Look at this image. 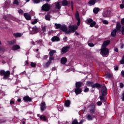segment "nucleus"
I'll list each match as a JSON object with an SVG mask.
<instances>
[{
    "instance_id": "46",
    "label": "nucleus",
    "mask_w": 124,
    "mask_h": 124,
    "mask_svg": "<svg viewBox=\"0 0 124 124\" xmlns=\"http://www.w3.org/2000/svg\"><path fill=\"white\" fill-rule=\"evenodd\" d=\"M37 22H38V21L37 20V19H35L33 21H32L31 22V23L32 24V25H35V24H36Z\"/></svg>"
},
{
    "instance_id": "35",
    "label": "nucleus",
    "mask_w": 124,
    "mask_h": 124,
    "mask_svg": "<svg viewBox=\"0 0 124 124\" xmlns=\"http://www.w3.org/2000/svg\"><path fill=\"white\" fill-rule=\"evenodd\" d=\"M56 51L55 50H51L49 53V55L50 57H53L54 56V54L56 53Z\"/></svg>"
},
{
    "instance_id": "60",
    "label": "nucleus",
    "mask_w": 124,
    "mask_h": 124,
    "mask_svg": "<svg viewBox=\"0 0 124 124\" xmlns=\"http://www.w3.org/2000/svg\"><path fill=\"white\" fill-rule=\"evenodd\" d=\"M121 25H122V26H124V18H122L121 19Z\"/></svg>"
},
{
    "instance_id": "5",
    "label": "nucleus",
    "mask_w": 124,
    "mask_h": 124,
    "mask_svg": "<svg viewBox=\"0 0 124 124\" xmlns=\"http://www.w3.org/2000/svg\"><path fill=\"white\" fill-rule=\"evenodd\" d=\"M50 4H48V3H46V4H44L42 6V10L43 11H45L46 12H47L50 10Z\"/></svg>"
},
{
    "instance_id": "28",
    "label": "nucleus",
    "mask_w": 124,
    "mask_h": 124,
    "mask_svg": "<svg viewBox=\"0 0 124 124\" xmlns=\"http://www.w3.org/2000/svg\"><path fill=\"white\" fill-rule=\"evenodd\" d=\"M70 103H71L70 100H67L65 101L64 103L65 106H66V107H69V106H70Z\"/></svg>"
},
{
    "instance_id": "55",
    "label": "nucleus",
    "mask_w": 124,
    "mask_h": 124,
    "mask_svg": "<svg viewBox=\"0 0 124 124\" xmlns=\"http://www.w3.org/2000/svg\"><path fill=\"white\" fill-rule=\"evenodd\" d=\"M89 91V88L88 87L85 88V89L83 90V92L84 93H88Z\"/></svg>"
},
{
    "instance_id": "44",
    "label": "nucleus",
    "mask_w": 124,
    "mask_h": 124,
    "mask_svg": "<svg viewBox=\"0 0 124 124\" xmlns=\"http://www.w3.org/2000/svg\"><path fill=\"white\" fill-rule=\"evenodd\" d=\"M93 22V19L92 18H89L87 20V23L88 24V25H90V24L92 22Z\"/></svg>"
},
{
    "instance_id": "2",
    "label": "nucleus",
    "mask_w": 124,
    "mask_h": 124,
    "mask_svg": "<svg viewBox=\"0 0 124 124\" xmlns=\"http://www.w3.org/2000/svg\"><path fill=\"white\" fill-rule=\"evenodd\" d=\"M0 76H3V80H7L10 77V71H5L4 70H1L0 71Z\"/></svg>"
},
{
    "instance_id": "52",
    "label": "nucleus",
    "mask_w": 124,
    "mask_h": 124,
    "mask_svg": "<svg viewBox=\"0 0 124 124\" xmlns=\"http://www.w3.org/2000/svg\"><path fill=\"white\" fill-rule=\"evenodd\" d=\"M88 46L89 47H94V44L93 43H88Z\"/></svg>"
},
{
    "instance_id": "14",
    "label": "nucleus",
    "mask_w": 124,
    "mask_h": 124,
    "mask_svg": "<svg viewBox=\"0 0 124 124\" xmlns=\"http://www.w3.org/2000/svg\"><path fill=\"white\" fill-rule=\"evenodd\" d=\"M23 100H24V101H25V102H31V98L27 95L23 97Z\"/></svg>"
},
{
    "instance_id": "1",
    "label": "nucleus",
    "mask_w": 124,
    "mask_h": 124,
    "mask_svg": "<svg viewBox=\"0 0 124 124\" xmlns=\"http://www.w3.org/2000/svg\"><path fill=\"white\" fill-rule=\"evenodd\" d=\"M112 13V9L110 7H107L104 9L102 13L103 17L104 18H109Z\"/></svg>"
},
{
    "instance_id": "61",
    "label": "nucleus",
    "mask_w": 124,
    "mask_h": 124,
    "mask_svg": "<svg viewBox=\"0 0 124 124\" xmlns=\"http://www.w3.org/2000/svg\"><path fill=\"white\" fill-rule=\"evenodd\" d=\"M120 7L121 9H124V4H121L120 5Z\"/></svg>"
},
{
    "instance_id": "51",
    "label": "nucleus",
    "mask_w": 124,
    "mask_h": 124,
    "mask_svg": "<svg viewBox=\"0 0 124 124\" xmlns=\"http://www.w3.org/2000/svg\"><path fill=\"white\" fill-rule=\"evenodd\" d=\"M42 31L43 32H46V27L43 26L42 28Z\"/></svg>"
},
{
    "instance_id": "12",
    "label": "nucleus",
    "mask_w": 124,
    "mask_h": 124,
    "mask_svg": "<svg viewBox=\"0 0 124 124\" xmlns=\"http://www.w3.org/2000/svg\"><path fill=\"white\" fill-rule=\"evenodd\" d=\"M61 31H63V32H65V34H68L67 33V31H68L67 30V27L65 25H62L61 28L60 29Z\"/></svg>"
},
{
    "instance_id": "7",
    "label": "nucleus",
    "mask_w": 124,
    "mask_h": 124,
    "mask_svg": "<svg viewBox=\"0 0 124 124\" xmlns=\"http://www.w3.org/2000/svg\"><path fill=\"white\" fill-rule=\"evenodd\" d=\"M69 49H70V46H63L62 49L61 53H62V54H65V53H67V52H68V50H69Z\"/></svg>"
},
{
    "instance_id": "45",
    "label": "nucleus",
    "mask_w": 124,
    "mask_h": 124,
    "mask_svg": "<svg viewBox=\"0 0 124 124\" xmlns=\"http://www.w3.org/2000/svg\"><path fill=\"white\" fill-rule=\"evenodd\" d=\"M31 67H35L36 66V63L33 62H31Z\"/></svg>"
},
{
    "instance_id": "25",
    "label": "nucleus",
    "mask_w": 124,
    "mask_h": 124,
    "mask_svg": "<svg viewBox=\"0 0 124 124\" xmlns=\"http://www.w3.org/2000/svg\"><path fill=\"white\" fill-rule=\"evenodd\" d=\"M121 28H122V25H121V23L120 22H117L116 24V30L117 31H121Z\"/></svg>"
},
{
    "instance_id": "49",
    "label": "nucleus",
    "mask_w": 124,
    "mask_h": 124,
    "mask_svg": "<svg viewBox=\"0 0 124 124\" xmlns=\"http://www.w3.org/2000/svg\"><path fill=\"white\" fill-rule=\"evenodd\" d=\"M120 63L121 64H124V55L123 56L122 59L120 61Z\"/></svg>"
},
{
    "instance_id": "11",
    "label": "nucleus",
    "mask_w": 124,
    "mask_h": 124,
    "mask_svg": "<svg viewBox=\"0 0 124 124\" xmlns=\"http://www.w3.org/2000/svg\"><path fill=\"white\" fill-rule=\"evenodd\" d=\"M89 107L91 114H94L95 112V105H91Z\"/></svg>"
},
{
    "instance_id": "6",
    "label": "nucleus",
    "mask_w": 124,
    "mask_h": 124,
    "mask_svg": "<svg viewBox=\"0 0 124 124\" xmlns=\"http://www.w3.org/2000/svg\"><path fill=\"white\" fill-rule=\"evenodd\" d=\"M75 18L77 22V26H79L81 24V19L80 18V16L79 15V13L78 12V11H77L76 13L75 14Z\"/></svg>"
},
{
    "instance_id": "4",
    "label": "nucleus",
    "mask_w": 124,
    "mask_h": 124,
    "mask_svg": "<svg viewBox=\"0 0 124 124\" xmlns=\"http://www.w3.org/2000/svg\"><path fill=\"white\" fill-rule=\"evenodd\" d=\"M101 54L103 56H107V55H109V49L107 47H102L101 48Z\"/></svg>"
},
{
    "instance_id": "19",
    "label": "nucleus",
    "mask_w": 124,
    "mask_h": 124,
    "mask_svg": "<svg viewBox=\"0 0 124 124\" xmlns=\"http://www.w3.org/2000/svg\"><path fill=\"white\" fill-rule=\"evenodd\" d=\"M83 85V82L78 81L76 82L75 84L76 88H78L81 89V87H82V85Z\"/></svg>"
},
{
    "instance_id": "39",
    "label": "nucleus",
    "mask_w": 124,
    "mask_h": 124,
    "mask_svg": "<svg viewBox=\"0 0 124 124\" xmlns=\"http://www.w3.org/2000/svg\"><path fill=\"white\" fill-rule=\"evenodd\" d=\"M95 25H96V22H95V21H93L90 24V26L91 28H93Z\"/></svg>"
},
{
    "instance_id": "16",
    "label": "nucleus",
    "mask_w": 124,
    "mask_h": 124,
    "mask_svg": "<svg viewBox=\"0 0 124 124\" xmlns=\"http://www.w3.org/2000/svg\"><path fill=\"white\" fill-rule=\"evenodd\" d=\"M3 19L4 20H5L7 22H9L10 21V19H12V15H9V16H3Z\"/></svg>"
},
{
    "instance_id": "62",
    "label": "nucleus",
    "mask_w": 124,
    "mask_h": 124,
    "mask_svg": "<svg viewBox=\"0 0 124 124\" xmlns=\"http://www.w3.org/2000/svg\"><path fill=\"white\" fill-rule=\"evenodd\" d=\"M120 87L121 89H123V88H124V83H120Z\"/></svg>"
},
{
    "instance_id": "17",
    "label": "nucleus",
    "mask_w": 124,
    "mask_h": 124,
    "mask_svg": "<svg viewBox=\"0 0 124 124\" xmlns=\"http://www.w3.org/2000/svg\"><path fill=\"white\" fill-rule=\"evenodd\" d=\"M76 94H80L83 92V90L81 88H75L74 89Z\"/></svg>"
},
{
    "instance_id": "64",
    "label": "nucleus",
    "mask_w": 124,
    "mask_h": 124,
    "mask_svg": "<svg viewBox=\"0 0 124 124\" xmlns=\"http://www.w3.org/2000/svg\"><path fill=\"white\" fill-rule=\"evenodd\" d=\"M121 74L122 75V77H124V71H122Z\"/></svg>"
},
{
    "instance_id": "54",
    "label": "nucleus",
    "mask_w": 124,
    "mask_h": 124,
    "mask_svg": "<svg viewBox=\"0 0 124 124\" xmlns=\"http://www.w3.org/2000/svg\"><path fill=\"white\" fill-rule=\"evenodd\" d=\"M18 13H19V14H23L24 11L20 9L18 10Z\"/></svg>"
},
{
    "instance_id": "63",
    "label": "nucleus",
    "mask_w": 124,
    "mask_h": 124,
    "mask_svg": "<svg viewBox=\"0 0 124 124\" xmlns=\"http://www.w3.org/2000/svg\"><path fill=\"white\" fill-rule=\"evenodd\" d=\"M114 70H115V71H118V70H119V66H116L114 67Z\"/></svg>"
},
{
    "instance_id": "30",
    "label": "nucleus",
    "mask_w": 124,
    "mask_h": 124,
    "mask_svg": "<svg viewBox=\"0 0 124 124\" xmlns=\"http://www.w3.org/2000/svg\"><path fill=\"white\" fill-rule=\"evenodd\" d=\"M86 85L88 87H92V88H93V82L92 81H87Z\"/></svg>"
},
{
    "instance_id": "13",
    "label": "nucleus",
    "mask_w": 124,
    "mask_h": 124,
    "mask_svg": "<svg viewBox=\"0 0 124 124\" xmlns=\"http://www.w3.org/2000/svg\"><path fill=\"white\" fill-rule=\"evenodd\" d=\"M23 16L24 18H25L26 20H27V21H30L31 20V15H30L29 14L25 13L23 15Z\"/></svg>"
},
{
    "instance_id": "59",
    "label": "nucleus",
    "mask_w": 124,
    "mask_h": 124,
    "mask_svg": "<svg viewBox=\"0 0 124 124\" xmlns=\"http://www.w3.org/2000/svg\"><path fill=\"white\" fill-rule=\"evenodd\" d=\"M51 61H54V57L53 56L49 57V60L48 61L52 62Z\"/></svg>"
},
{
    "instance_id": "22",
    "label": "nucleus",
    "mask_w": 124,
    "mask_h": 124,
    "mask_svg": "<svg viewBox=\"0 0 124 124\" xmlns=\"http://www.w3.org/2000/svg\"><path fill=\"white\" fill-rule=\"evenodd\" d=\"M13 35L15 37H16V38H18L19 37H21L22 35H23V34L20 32H16V33H14L13 34Z\"/></svg>"
},
{
    "instance_id": "23",
    "label": "nucleus",
    "mask_w": 124,
    "mask_h": 124,
    "mask_svg": "<svg viewBox=\"0 0 124 124\" xmlns=\"http://www.w3.org/2000/svg\"><path fill=\"white\" fill-rule=\"evenodd\" d=\"M20 49V46L18 45H15L12 46V50L13 51H16L17 50H19Z\"/></svg>"
},
{
    "instance_id": "27",
    "label": "nucleus",
    "mask_w": 124,
    "mask_h": 124,
    "mask_svg": "<svg viewBox=\"0 0 124 124\" xmlns=\"http://www.w3.org/2000/svg\"><path fill=\"white\" fill-rule=\"evenodd\" d=\"M99 97H100V99L102 102H103V103L106 102L107 100H106V99H105V96L101 95Z\"/></svg>"
},
{
    "instance_id": "42",
    "label": "nucleus",
    "mask_w": 124,
    "mask_h": 124,
    "mask_svg": "<svg viewBox=\"0 0 124 124\" xmlns=\"http://www.w3.org/2000/svg\"><path fill=\"white\" fill-rule=\"evenodd\" d=\"M86 118L88 121H93V117L91 115H88Z\"/></svg>"
},
{
    "instance_id": "43",
    "label": "nucleus",
    "mask_w": 124,
    "mask_h": 124,
    "mask_svg": "<svg viewBox=\"0 0 124 124\" xmlns=\"http://www.w3.org/2000/svg\"><path fill=\"white\" fill-rule=\"evenodd\" d=\"M106 78L110 79V78H112V75L111 74H107L106 75Z\"/></svg>"
},
{
    "instance_id": "41",
    "label": "nucleus",
    "mask_w": 124,
    "mask_h": 124,
    "mask_svg": "<svg viewBox=\"0 0 124 124\" xmlns=\"http://www.w3.org/2000/svg\"><path fill=\"white\" fill-rule=\"evenodd\" d=\"M71 124H79V122H78V120L76 119H74Z\"/></svg>"
},
{
    "instance_id": "29",
    "label": "nucleus",
    "mask_w": 124,
    "mask_h": 124,
    "mask_svg": "<svg viewBox=\"0 0 124 124\" xmlns=\"http://www.w3.org/2000/svg\"><path fill=\"white\" fill-rule=\"evenodd\" d=\"M61 7H62V6L61 4H60V2H55V8H56V9H61Z\"/></svg>"
},
{
    "instance_id": "50",
    "label": "nucleus",
    "mask_w": 124,
    "mask_h": 124,
    "mask_svg": "<svg viewBox=\"0 0 124 124\" xmlns=\"http://www.w3.org/2000/svg\"><path fill=\"white\" fill-rule=\"evenodd\" d=\"M103 24H104V25H108V24H109V22L106 20H104L103 21Z\"/></svg>"
},
{
    "instance_id": "34",
    "label": "nucleus",
    "mask_w": 124,
    "mask_h": 124,
    "mask_svg": "<svg viewBox=\"0 0 124 124\" xmlns=\"http://www.w3.org/2000/svg\"><path fill=\"white\" fill-rule=\"evenodd\" d=\"M99 12V8H94L93 10V12L94 14H97Z\"/></svg>"
},
{
    "instance_id": "40",
    "label": "nucleus",
    "mask_w": 124,
    "mask_h": 124,
    "mask_svg": "<svg viewBox=\"0 0 124 124\" xmlns=\"http://www.w3.org/2000/svg\"><path fill=\"white\" fill-rule=\"evenodd\" d=\"M36 42H37L38 44H39V45H40V46H42V45L43 44V41L41 39L39 40L38 41H36Z\"/></svg>"
},
{
    "instance_id": "15",
    "label": "nucleus",
    "mask_w": 124,
    "mask_h": 124,
    "mask_svg": "<svg viewBox=\"0 0 124 124\" xmlns=\"http://www.w3.org/2000/svg\"><path fill=\"white\" fill-rule=\"evenodd\" d=\"M110 44V40H108L104 41L103 45H102V47H104L105 48H107V46H108Z\"/></svg>"
},
{
    "instance_id": "33",
    "label": "nucleus",
    "mask_w": 124,
    "mask_h": 124,
    "mask_svg": "<svg viewBox=\"0 0 124 124\" xmlns=\"http://www.w3.org/2000/svg\"><path fill=\"white\" fill-rule=\"evenodd\" d=\"M40 119L41 120V121H43V122H46V121H47V118H46V116H42V115H41L40 116Z\"/></svg>"
},
{
    "instance_id": "56",
    "label": "nucleus",
    "mask_w": 124,
    "mask_h": 124,
    "mask_svg": "<svg viewBox=\"0 0 124 124\" xmlns=\"http://www.w3.org/2000/svg\"><path fill=\"white\" fill-rule=\"evenodd\" d=\"M34 3H39L40 0H33Z\"/></svg>"
},
{
    "instance_id": "8",
    "label": "nucleus",
    "mask_w": 124,
    "mask_h": 124,
    "mask_svg": "<svg viewBox=\"0 0 124 124\" xmlns=\"http://www.w3.org/2000/svg\"><path fill=\"white\" fill-rule=\"evenodd\" d=\"M41 111L43 112L46 110V103L45 102H42L40 105Z\"/></svg>"
},
{
    "instance_id": "18",
    "label": "nucleus",
    "mask_w": 124,
    "mask_h": 124,
    "mask_svg": "<svg viewBox=\"0 0 124 124\" xmlns=\"http://www.w3.org/2000/svg\"><path fill=\"white\" fill-rule=\"evenodd\" d=\"M61 40V39L58 36H54L51 38V41L52 42H55L56 41L57 42H59Z\"/></svg>"
},
{
    "instance_id": "58",
    "label": "nucleus",
    "mask_w": 124,
    "mask_h": 124,
    "mask_svg": "<svg viewBox=\"0 0 124 124\" xmlns=\"http://www.w3.org/2000/svg\"><path fill=\"white\" fill-rule=\"evenodd\" d=\"M97 105H98V106H101V105H102V102L101 101L97 102Z\"/></svg>"
},
{
    "instance_id": "32",
    "label": "nucleus",
    "mask_w": 124,
    "mask_h": 124,
    "mask_svg": "<svg viewBox=\"0 0 124 124\" xmlns=\"http://www.w3.org/2000/svg\"><path fill=\"white\" fill-rule=\"evenodd\" d=\"M54 26H55V29L56 30H59V29H60L62 28V25L61 24H58V23H55L54 24Z\"/></svg>"
},
{
    "instance_id": "47",
    "label": "nucleus",
    "mask_w": 124,
    "mask_h": 124,
    "mask_svg": "<svg viewBox=\"0 0 124 124\" xmlns=\"http://www.w3.org/2000/svg\"><path fill=\"white\" fill-rule=\"evenodd\" d=\"M121 33L122 35H124V26L122 27V30H121Z\"/></svg>"
},
{
    "instance_id": "57",
    "label": "nucleus",
    "mask_w": 124,
    "mask_h": 124,
    "mask_svg": "<svg viewBox=\"0 0 124 124\" xmlns=\"http://www.w3.org/2000/svg\"><path fill=\"white\" fill-rule=\"evenodd\" d=\"M70 3H71V6L72 10H73V5L74 4V3L73 2V1H71Z\"/></svg>"
},
{
    "instance_id": "36",
    "label": "nucleus",
    "mask_w": 124,
    "mask_h": 124,
    "mask_svg": "<svg viewBox=\"0 0 124 124\" xmlns=\"http://www.w3.org/2000/svg\"><path fill=\"white\" fill-rule=\"evenodd\" d=\"M8 44L10 45H14V44H16V40H13L8 42Z\"/></svg>"
},
{
    "instance_id": "37",
    "label": "nucleus",
    "mask_w": 124,
    "mask_h": 124,
    "mask_svg": "<svg viewBox=\"0 0 124 124\" xmlns=\"http://www.w3.org/2000/svg\"><path fill=\"white\" fill-rule=\"evenodd\" d=\"M45 19L46 21H50L51 20V17L50 16V15L47 14L45 16Z\"/></svg>"
},
{
    "instance_id": "20",
    "label": "nucleus",
    "mask_w": 124,
    "mask_h": 124,
    "mask_svg": "<svg viewBox=\"0 0 124 124\" xmlns=\"http://www.w3.org/2000/svg\"><path fill=\"white\" fill-rule=\"evenodd\" d=\"M67 62V59L66 57H62L61 60V63L62 64H65Z\"/></svg>"
},
{
    "instance_id": "3",
    "label": "nucleus",
    "mask_w": 124,
    "mask_h": 124,
    "mask_svg": "<svg viewBox=\"0 0 124 124\" xmlns=\"http://www.w3.org/2000/svg\"><path fill=\"white\" fill-rule=\"evenodd\" d=\"M69 30L67 32L68 34L69 33H71L72 32H75V31L78 29V27L77 26L74 25H70L68 26Z\"/></svg>"
},
{
    "instance_id": "10",
    "label": "nucleus",
    "mask_w": 124,
    "mask_h": 124,
    "mask_svg": "<svg viewBox=\"0 0 124 124\" xmlns=\"http://www.w3.org/2000/svg\"><path fill=\"white\" fill-rule=\"evenodd\" d=\"M102 88V85L98 83H96L93 84L92 89H97V90H99Z\"/></svg>"
},
{
    "instance_id": "48",
    "label": "nucleus",
    "mask_w": 124,
    "mask_h": 124,
    "mask_svg": "<svg viewBox=\"0 0 124 124\" xmlns=\"http://www.w3.org/2000/svg\"><path fill=\"white\" fill-rule=\"evenodd\" d=\"M5 8H8V7H9V4L8 3V2L5 1Z\"/></svg>"
},
{
    "instance_id": "38",
    "label": "nucleus",
    "mask_w": 124,
    "mask_h": 124,
    "mask_svg": "<svg viewBox=\"0 0 124 124\" xmlns=\"http://www.w3.org/2000/svg\"><path fill=\"white\" fill-rule=\"evenodd\" d=\"M33 31H34V33H37L38 32V29L36 27H34L32 28Z\"/></svg>"
},
{
    "instance_id": "26",
    "label": "nucleus",
    "mask_w": 124,
    "mask_h": 124,
    "mask_svg": "<svg viewBox=\"0 0 124 124\" xmlns=\"http://www.w3.org/2000/svg\"><path fill=\"white\" fill-rule=\"evenodd\" d=\"M117 32H118V31L116 29H114L111 32V35L112 37H115L116 36V35L117 34Z\"/></svg>"
},
{
    "instance_id": "53",
    "label": "nucleus",
    "mask_w": 124,
    "mask_h": 124,
    "mask_svg": "<svg viewBox=\"0 0 124 124\" xmlns=\"http://www.w3.org/2000/svg\"><path fill=\"white\" fill-rule=\"evenodd\" d=\"M13 3L14 4H16V5H19V2L18 1V0H15Z\"/></svg>"
},
{
    "instance_id": "24",
    "label": "nucleus",
    "mask_w": 124,
    "mask_h": 124,
    "mask_svg": "<svg viewBox=\"0 0 124 124\" xmlns=\"http://www.w3.org/2000/svg\"><path fill=\"white\" fill-rule=\"evenodd\" d=\"M96 2V0H90L88 2V4L92 6V5H94Z\"/></svg>"
},
{
    "instance_id": "31",
    "label": "nucleus",
    "mask_w": 124,
    "mask_h": 124,
    "mask_svg": "<svg viewBox=\"0 0 124 124\" xmlns=\"http://www.w3.org/2000/svg\"><path fill=\"white\" fill-rule=\"evenodd\" d=\"M51 63H52V62L50 61H48L46 63V64L44 65L45 68H48V67H49Z\"/></svg>"
},
{
    "instance_id": "21",
    "label": "nucleus",
    "mask_w": 124,
    "mask_h": 124,
    "mask_svg": "<svg viewBox=\"0 0 124 124\" xmlns=\"http://www.w3.org/2000/svg\"><path fill=\"white\" fill-rule=\"evenodd\" d=\"M68 4H70V2L68 1L67 0H63L62 1V5L63 6H67Z\"/></svg>"
},
{
    "instance_id": "9",
    "label": "nucleus",
    "mask_w": 124,
    "mask_h": 124,
    "mask_svg": "<svg viewBox=\"0 0 124 124\" xmlns=\"http://www.w3.org/2000/svg\"><path fill=\"white\" fill-rule=\"evenodd\" d=\"M102 88L101 90L102 95H104L105 96V95H107V88H106V86H104Z\"/></svg>"
}]
</instances>
